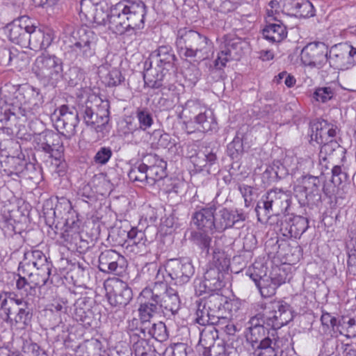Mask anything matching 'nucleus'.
<instances>
[{
  "label": "nucleus",
  "instance_id": "1",
  "mask_svg": "<svg viewBox=\"0 0 356 356\" xmlns=\"http://www.w3.org/2000/svg\"><path fill=\"white\" fill-rule=\"evenodd\" d=\"M146 6L140 1L123 0L111 8L107 15L108 29L122 35L129 30L143 29Z\"/></svg>",
  "mask_w": 356,
  "mask_h": 356
},
{
  "label": "nucleus",
  "instance_id": "2",
  "mask_svg": "<svg viewBox=\"0 0 356 356\" xmlns=\"http://www.w3.org/2000/svg\"><path fill=\"white\" fill-rule=\"evenodd\" d=\"M176 47L181 57L204 60L209 57L212 42L204 35L187 28L177 31Z\"/></svg>",
  "mask_w": 356,
  "mask_h": 356
},
{
  "label": "nucleus",
  "instance_id": "3",
  "mask_svg": "<svg viewBox=\"0 0 356 356\" xmlns=\"http://www.w3.org/2000/svg\"><path fill=\"white\" fill-rule=\"evenodd\" d=\"M0 317L6 322L21 325H31L33 308L30 303L10 292L0 293Z\"/></svg>",
  "mask_w": 356,
  "mask_h": 356
},
{
  "label": "nucleus",
  "instance_id": "4",
  "mask_svg": "<svg viewBox=\"0 0 356 356\" xmlns=\"http://www.w3.org/2000/svg\"><path fill=\"white\" fill-rule=\"evenodd\" d=\"M182 114L186 117L188 114L194 115L193 120H191L186 124L188 133L196 131L209 133L218 129V122L213 111L202 106L197 100H188L183 107Z\"/></svg>",
  "mask_w": 356,
  "mask_h": 356
},
{
  "label": "nucleus",
  "instance_id": "5",
  "mask_svg": "<svg viewBox=\"0 0 356 356\" xmlns=\"http://www.w3.org/2000/svg\"><path fill=\"white\" fill-rule=\"evenodd\" d=\"M229 305L227 297L219 293L210 295L205 300L203 309L199 308L197 311V323L202 325L227 323Z\"/></svg>",
  "mask_w": 356,
  "mask_h": 356
},
{
  "label": "nucleus",
  "instance_id": "6",
  "mask_svg": "<svg viewBox=\"0 0 356 356\" xmlns=\"http://www.w3.org/2000/svg\"><path fill=\"white\" fill-rule=\"evenodd\" d=\"M33 72L44 86L56 88L63 80V63L56 56L43 53L36 58Z\"/></svg>",
  "mask_w": 356,
  "mask_h": 356
},
{
  "label": "nucleus",
  "instance_id": "7",
  "mask_svg": "<svg viewBox=\"0 0 356 356\" xmlns=\"http://www.w3.org/2000/svg\"><path fill=\"white\" fill-rule=\"evenodd\" d=\"M98 36L90 29L81 28L72 33V44L68 51L71 58L87 60L95 56Z\"/></svg>",
  "mask_w": 356,
  "mask_h": 356
},
{
  "label": "nucleus",
  "instance_id": "8",
  "mask_svg": "<svg viewBox=\"0 0 356 356\" xmlns=\"http://www.w3.org/2000/svg\"><path fill=\"white\" fill-rule=\"evenodd\" d=\"M258 315L263 323L273 330L281 328L293 318L291 305L282 300L270 301L265 306L264 312Z\"/></svg>",
  "mask_w": 356,
  "mask_h": 356
},
{
  "label": "nucleus",
  "instance_id": "9",
  "mask_svg": "<svg viewBox=\"0 0 356 356\" xmlns=\"http://www.w3.org/2000/svg\"><path fill=\"white\" fill-rule=\"evenodd\" d=\"M267 268L259 263H256L250 267L247 274L255 283L262 297L269 298L274 296L276 289L284 282L282 278L268 275Z\"/></svg>",
  "mask_w": 356,
  "mask_h": 356
},
{
  "label": "nucleus",
  "instance_id": "10",
  "mask_svg": "<svg viewBox=\"0 0 356 356\" xmlns=\"http://www.w3.org/2000/svg\"><path fill=\"white\" fill-rule=\"evenodd\" d=\"M140 307L138 313L142 325H151V319L159 313L160 296L154 293L152 289H144L139 297Z\"/></svg>",
  "mask_w": 356,
  "mask_h": 356
},
{
  "label": "nucleus",
  "instance_id": "11",
  "mask_svg": "<svg viewBox=\"0 0 356 356\" xmlns=\"http://www.w3.org/2000/svg\"><path fill=\"white\" fill-rule=\"evenodd\" d=\"M108 300L113 307H123L132 299V291L127 283L119 278L107 281L105 284Z\"/></svg>",
  "mask_w": 356,
  "mask_h": 356
},
{
  "label": "nucleus",
  "instance_id": "12",
  "mask_svg": "<svg viewBox=\"0 0 356 356\" xmlns=\"http://www.w3.org/2000/svg\"><path fill=\"white\" fill-rule=\"evenodd\" d=\"M91 104V102H86V105L82 106L80 115L87 126L95 129L97 132L102 131L109 120L108 102H103L96 112Z\"/></svg>",
  "mask_w": 356,
  "mask_h": 356
},
{
  "label": "nucleus",
  "instance_id": "13",
  "mask_svg": "<svg viewBox=\"0 0 356 356\" xmlns=\"http://www.w3.org/2000/svg\"><path fill=\"white\" fill-rule=\"evenodd\" d=\"M165 270L177 285L188 282L195 273L194 266L187 258L169 260L165 264Z\"/></svg>",
  "mask_w": 356,
  "mask_h": 356
},
{
  "label": "nucleus",
  "instance_id": "14",
  "mask_svg": "<svg viewBox=\"0 0 356 356\" xmlns=\"http://www.w3.org/2000/svg\"><path fill=\"white\" fill-rule=\"evenodd\" d=\"M243 42L237 38L225 37L220 44V51L214 61V67L222 70L231 60H236L242 54Z\"/></svg>",
  "mask_w": 356,
  "mask_h": 356
},
{
  "label": "nucleus",
  "instance_id": "15",
  "mask_svg": "<svg viewBox=\"0 0 356 356\" xmlns=\"http://www.w3.org/2000/svg\"><path fill=\"white\" fill-rule=\"evenodd\" d=\"M328 47L323 42H312L301 51L300 58L305 65L321 68L328 60Z\"/></svg>",
  "mask_w": 356,
  "mask_h": 356
},
{
  "label": "nucleus",
  "instance_id": "16",
  "mask_svg": "<svg viewBox=\"0 0 356 356\" xmlns=\"http://www.w3.org/2000/svg\"><path fill=\"white\" fill-rule=\"evenodd\" d=\"M79 122V113L74 108L63 105L58 109L56 120V127L63 136L70 138L76 134V127Z\"/></svg>",
  "mask_w": 356,
  "mask_h": 356
},
{
  "label": "nucleus",
  "instance_id": "17",
  "mask_svg": "<svg viewBox=\"0 0 356 356\" xmlns=\"http://www.w3.org/2000/svg\"><path fill=\"white\" fill-rule=\"evenodd\" d=\"M36 140L38 149L55 159L60 157L64 149L58 134L52 131H45L39 134Z\"/></svg>",
  "mask_w": 356,
  "mask_h": 356
},
{
  "label": "nucleus",
  "instance_id": "18",
  "mask_svg": "<svg viewBox=\"0 0 356 356\" xmlns=\"http://www.w3.org/2000/svg\"><path fill=\"white\" fill-rule=\"evenodd\" d=\"M245 220V216L243 213H238L237 211H229L226 208H222L218 212H214L213 233L214 232H222L226 229L230 228Z\"/></svg>",
  "mask_w": 356,
  "mask_h": 356
},
{
  "label": "nucleus",
  "instance_id": "19",
  "mask_svg": "<svg viewBox=\"0 0 356 356\" xmlns=\"http://www.w3.org/2000/svg\"><path fill=\"white\" fill-rule=\"evenodd\" d=\"M351 51L352 46L347 43H339L332 46L329 51L327 60L330 65L340 70L349 69Z\"/></svg>",
  "mask_w": 356,
  "mask_h": 356
},
{
  "label": "nucleus",
  "instance_id": "20",
  "mask_svg": "<svg viewBox=\"0 0 356 356\" xmlns=\"http://www.w3.org/2000/svg\"><path fill=\"white\" fill-rule=\"evenodd\" d=\"M51 261L39 250H27L24 254L23 260L19 263V270L40 269L52 268Z\"/></svg>",
  "mask_w": 356,
  "mask_h": 356
},
{
  "label": "nucleus",
  "instance_id": "21",
  "mask_svg": "<svg viewBox=\"0 0 356 356\" xmlns=\"http://www.w3.org/2000/svg\"><path fill=\"white\" fill-rule=\"evenodd\" d=\"M31 25L26 24L22 19L14 20L8 24L5 29L9 40L22 47H28V38L29 27Z\"/></svg>",
  "mask_w": 356,
  "mask_h": 356
},
{
  "label": "nucleus",
  "instance_id": "22",
  "mask_svg": "<svg viewBox=\"0 0 356 356\" xmlns=\"http://www.w3.org/2000/svg\"><path fill=\"white\" fill-rule=\"evenodd\" d=\"M29 29L28 47L31 49L35 51L46 49L50 46L54 39L51 31L41 30L33 25H31Z\"/></svg>",
  "mask_w": 356,
  "mask_h": 356
},
{
  "label": "nucleus",
  "instance_id": "23",
  "mask_svg": "<svg viewBox=\"0 0 356 356\" xmlns=\"http://www.w3.org/2000/svg\"><path fill=\"white\" fill-rule=\"evenodd\" d=\"M168 70L165 67L157 65L156 67H152V62L145 61L143 72L145 83L152 88H159L163 86V81L168 75Z\"/></svg>",
  "mask_w": 356,
  "mask_h": 356
},
{
  "label": "nucleus",
  "instance_id": "24",
  "mask_svg": "<svg viewBox=\"0 0 356 356\" xmlns=\"http://www.w3.org/2000/svg\"><path fill=\"white\" fill-rule=\"evenodd\" d=\"M80 15L89 22L98 25L108 24L107 15L109 14L105 13L102 9H97L91 0H81Z\"/></svg>",
  "mask_w": 356,
  "mask_h": 356
},
{
  "label": "nucleus",
  "instance_id": "25",
  "mask_svg": "<svg viewBox=\"0 0 356 356\" xmlns=\"http://www.w3.org/2000/svg\"><path fill=\"white\" fill-rule=\"evenodd\" d=\"M216 209L215 204H211L194 213L193 221L199 229L204 232L213 233L214 212Z\"/></svg>",
  "mask_w": 356,
  "mask_h": 356
},
{
  "label": "nucleus",
  "instance_id": "26",
  "mask_svg": "<svg viewBox=\"0 0 356 356\" xmlns=\"http://www.w3.org/2000/svg\"><path fill=\"white\" fill-rule=\"evenodd\" d=\"M282 229L287 232L284 233V236L300 238L309 227L308 220L300 216H293L289 217L284 223H282Z\"/></svg>",
  "mask_w": 356,
  "mask_h": 356
},
{
  "label": "nucleus",
  "instance_id": "27",
  "mask_svg": "<svg viewBox=\"0 0 356 356\" xmlns=\"http://www.w3.org/2000/svg\"><path fill=\"white\" fill-rule=\"evenodd\" d=\"M264 324L258 314L252 317L248 322L245 337L247 341L251 344L252 348L257 347L261 341L266 338V330Z\"/></svg>",
  "mask_w": 356,
  "mask_h": 356
},
{
  "label": "nucleus",
  "instance_id": "28",
  "mask_svg": "<svg viewBox=\"0 0 356 356\" xmlns=\"http://www.w3.org/2000/svg\"><path fill=\"white\" fill-rule=\"evenodd\" d=\"M335 135L336 129L325 120L318 121L312 125L311 140H315L318 144L333 139Z\"/></svg>",
  "mask_w": 356,
  "mask_h": 356
},
{
  "label": "nucleus",
  "instance_id": "29",
  "mask_svg": "<svg viewBox=\"0 0 356 356\" xmlns=\"http://www.w3.org/2000/svg\"><path fill=\"white\" fill-rule=\"evenodd\" d=\"M217 156L213 149L207 147H202L198 150L193 162L199 170L206 168L208 173H211V168L216 163Z\"/></svg>",
  "mask_w": 356,
  "mask_h": 356
},
{
  "label": "nucleus",
  "instance_id": "30",
  "mask_svg": "<svg viewBox=\"0 0 356 356\" xmlns=\"http://www.w3.org/2000/svg\"><path fill=\"white\" fill-rule=\"evenodd\" d=\"M314 167L313 160L307 156L299 159L292 157H286L284 159V166L286 168V174H296L298 171H302L303 174L308 172Z\"/></svg>",
  "mask_w": 356,
  "mask_h": 356
},
{
  "label": "nucleus",
  "instance_id": "31",
  "mask_svg": "<svg viewBox=\"0 0 356 356\" xmlns=\"http://www.w3.org/2000/svg\"><path fill=\"white\" fill-rule=\"evenodd\" d=\"M120 254L113 250H106L99 257L98 268L100 271L111 273L115 272L118 266Z\"/></svg>",
  "mask_w": 356,
  "mask_h": 356
},
{
  "label": "nucleus",
  "instance_id": "32",
  "mask_svg": "<svg viewBox=\"0 0 356 356\" xmlns=\"http://www.w3.org/2000/svg\"><path fill=\"white\" fill-rule=\"evenodd\" d=\"M52 268H46V269H25L19 270L23 275H27L30 278L29 282L33 284V289L35 287H42L47 284L50 280L51 271Z\"/></svg>",
  "mask_w": 356,
  "mask_h": 356
},
{
  "label": "nucleus",
  "instance_id": "33",
  "mask_svg": "<svg viewBox=\"0 0 356 356\" xmlns=\"http://www.w3.org/2000/svg\"><path fill=\"white\" fill-rule=\"evenodd\" d=\"M302 184L308 202L321 199L320 180L317 176L302 175Z\"/></svg>",
  "mask_w": 356,
  "mask_h": 356
},
{
  "label": "nucleus",
  "instance_id": "34",
  "mask_svg": "<svg viewBox=\"0 0 356 356\" xmlns=\"http://www.w3.org/2000/svg\"><path fill=\"white\" fill-rule=\"evenodd\" d=\"M267 199L271 202L275 211H286L291 204V194L289 191L274 189L267 193Z\"/></svg>",
  "mask_w": 356,
  "mask_h": 356
},
{
  "label": "nucleus",
  "instance_id": "35",
  "mask_svg": "<svg viewBox=\"0 0 356 356\" xmlns=\"http://www.w3.org/2000/svg\"><path fill=\"white\" fill-rule=\"evenodd\" d=\"M165 292L160 296L159 305L172 314H175L180 308V300L177 291L172 288L164 289Z\"/></svg>",
  "mask_w": 356,
  "mask_h": 356
},
{
  "label": "nucleus",
  "instance_id": "36",
  "mask_svg": "<svg viewBox=\"0 0 356 356\" xmlns=\"http://www.w3.org/2000/svg\"><path fill=\"white\" fill-rule=\"evenodd\" d=\"M225 272L209 265L204 273V286L209 290L215 291L222 287L224 273Z\"/></svg>",
  "mask_w": 356,
  "mask_h": 356
},
{
  "label": "nucleus",
  "instance_id": "37",
  "mask_svg": "<svg viewBox=\"0 0 356 356\" xmlns=\"http://www.w3.org/2000/svg\"><path fill=\"white\" fill-rule=\"evenodd\" d=\"M263 35L270 42H280L287 35L286 26L282 23H269L263 29Z\"/></svg>",
  "mask_w": 356,
  "mask_h": 356
},
{
  "label": "nucleus",
  "instance_id": "38",
  "mask_svg": "<svg viewBox=\"0 0 356 356\" xmlns=\"http://www.w3.org/2000/svg\"><path fill=\"white\" fill-rule=\"evenodd\" d=\"M127 238L129 243L131 245H135L138 249V252L143 254L147 252L149 241L143 230L138 229L137 227H132L127 232Z\"/></svg>",
  "mask_w": 356,
  "mask_h": 356
},
{
  "label": "nucleus",
  "instance_id": "39",
  "mask_svg": "<svg viewBox=\"0 0 356 356\" xmlns=\"http://www.w3.org/2000/svg\"><path fill=\"white\" fill-rule=\"evenodd\" d=\"M136 118L139 122V127H134L131 131L133 136L143 135V131L150 128L154 122L152 115L147 108L138 109Z\"/></svg>",
  "mask_w": 356,
  "mask_h": 356
},
{
  "label": "nucleus",
  "instance_id": "40",
  "mask_svg": "<svg viewBox=\"0 0 356 356\" xmlns=\"http://www.w3.org/2000/svg\"><path fill=\"white\" fill-rule=\"evenodd\" d=\"M282 345V340L279 337L272 339L267 337L257 347L261 350L259 356H276Z\"/></svg>",
  "mask_w": 356,
  "mask_h": 356
},
{
  "label": "nucleus",
  "instance_id": "41",
  "mask_svg": "<svg viewBox=\"0 0 356 356\" xmlns=\"http://www.w3.org/2000/svg\"><path fill=\"white\" fill-rule=\"evenodd\" d=\"M89 300L86 298L78 299L74 304V317L77 321L90 324L92 311Z\"/></svg>",
  "mask_w": 356,
  "mask_h": 356
},
{
  "label": "nucleus",
  "instance_id": "42",
  "mask_svg": "<svg viewBox=\"0 0 356 356\" xmlns=\"http://www.w3.org/2000/svg\"><path fill=\"white\" fill-rule=\"evenodd\" d=\"M140 330L145 335L147 333L149 337L159 341H165L168 338L166 326L161 321L157 323L151 321V325H142Z\"/></svg>",
  "mask_w": 356,
  "mask_h": 356
},
{
  "label": "nucleus",
  "instance_id": "43",
  "mask_svg": "<svg viewBox=\"0 0 356 356\" xmlns=\"http://www.w3.org/2000/svg\"><path fill=\"white\" fill-rule=\"evenodd\" d=\"M107 70L106 65H102L99 68L100 74H103L104 70ZM103 82L108 87H114L120 85L124 79L121 72L117 68H112L105 75H102Z\"/></svg>",
  "mask_w": 356,
  "mask_h": 356
},
{
  "label": "nucleus",
  "instance_id": "44",
  "mask_svg": "<svg viewBox=\"0 0 356 356\" xmlns=\"http://www.w3.org/2000/svg\"><path fill=\"white\" fill-rule=\"evenodd\" d=\"M154 56L157 65L162 67L172 66L175 60V56L170 46H161L154 51Z\"/></svg>",
  "mask_w": 356,
  "mask_h": 356
},
{
  "label": "nucleus",
  "instance_id": "45",
  "mask_svg": "<svg viewBox=\"0 0 356 356\" xmlns=\"http://www.w3.org/2000/svg\"><path fill=\"white\" fill-rule=\"evenodd\" d=\"M258 221L263 222L269 219L272 213L275 211L274 207L270 201L267 199V195L262 197V198L257 202L255 208Z\"/></svg>",
  "mask_w": 356,
  "mask_h": 356
},
{
  "label": "nucleus",
  "instance_id": "46",
  "mask_svg": "<svg viewBox=\"0 0 356 356\" xmlns=\"http://www.w3.org/2000/svg\"><path fill=\"white\" fill-rule=\"evenodd\" d=\"M213 10L228 13L238 8L243 0H204Z\"/></svg>",
  "mask_w": 356,
  "mask_h": 356
},
{
  "label": "nucleus",
  "instance_id": "47",
  "mask_svg": "<svg viewBox=\"0 0 356 356\" xmlns=\"http://www.w3.org/2000/svg\"><path fill=\"white\" fill-rule=\"evenodd\" d=\"M14 343L17 350L22 352L24 356H35L39 348L38 346L29 338H24V337L15 339Z\"/></svg>",
  "mask_w": 356,
  "mask_h": 356
},
{
  "label": "nucleus",
  "instance_id": "48",
  "mask_svg": "<svg viewBox=\"0 0 356 356\" xmlns=\"http://www.w3.org/2000/svg\"><path fill=\"white\" fill-rule=\"evenodd\" d=\"M209 325L200 332L199 344L202 347H213L216 340L218 338V330L213 327L214 325Z\"/></svg>",
  "mask_w": 356,
  "mask_h": 356
},
{
  "label": "nucleus",
  "instance_id": "49",
  "mask_svg": "<svg viewBox=\"0 0 356 356\" xmlns=\"http://www.w3.org/2000/svg\"><path fill=\"white\" fill-rule=\"evenodd\" d=\"M229 264L230 260L227 254L220 248H214L212 260L209 265L226 272L229 268Z\"/></svg>",
  "mask_w": 356,
  "mask_h": 356
},
{
  "label": "nucleus",
  "instance_id": "50",
  "mask_svg": "<svg viewBox=\"0 0 356 356\" xmlns=\"http://www.w3.org/2000/svg\"><path fill=\"white\" fill-rule=\"evenodd\" d=\"M321 147L319 152V159L321 163L322 161H325L328 156H331L334 152H341V147L339 144L334 139H330L329 141H325L321 143Z\"/></svg>",
  "mask_w": 356,
  "mask_h": 356
},
{
  "label": "nucleus",
  "instance_id": "51",
  "mask_svg": "<svg viewBox=\"0 0 356 356\" xmlns=\"http://www.w3.org/2000/svg\"><path fill=\"white\" fill-rule=\"evenodd\" d=\"M159 162V165L152 166L151 168L147 170L148 184L149 185H154L157 181L166 176V163L165 161Z\"/></svg>",
  "mask_w": 356,
  "mask_h": 356
},
{
  "label": "nucleus",
  "instance_id": "52",
  "mask_svg": "<svg viewBox=\"0 0 356 356\" xmlns=\"http://www.w3.org/2000/svg\"><path fill=\"white\" fill-rule=\"evenodd\" d=\"M15 119V113L12 111L10 105L3 104L0 106V128L11 130L9 125Z\"/></svg>",
  "mask_w": 356,
  "mask_h": 356
},
{
  "label": "nucleus",
  "instance_id": "53",
  "mask_svg": "<svg viewBox=\"0 0 356 356\" xmlns=\"http://www.w3.org/2000/svg\"><path fill=\"white\" fill-rule=\"evenodd\" d=\"M129 177L133 181L145 182L148 184L147 169L146 165L140 164L138 167L131 168Z\"/></svg>",
  "mask_w": 356,
  "mask_h": 356
},
{
  "label": "nucleus",
  "instance_id": "54",
  "mask_svg": "<svg viewBox=\"0 0 356 356\" xmlns=\"http://www.w3.org/2000/svg\"><path fill=\"white\" fill-rule=\"evenodd\" d=\"M296 15L301 17H309L314 15V8L312 3L308 0H302L295 4Z\"/></svg>",
  "mask_w": 356,
  "mask_h": 356
},
{
  "label": "nucleus",
  "instance_id": "55",
  "mask_svg": "<svg viewBox=\"0 0 356 356\" xmlns=\"http://www.w3.org/2000/svg\"><path fill=\"white\" fill-rule=\"evenodd\" d=\"M148 270H152L154 273H156V275H155L156 282H155L154 289H152V291H154V293H157L159 287H161L163 289L168 288L166 284L163 283L164 276H163V273L162 271L161 266H158L156 264L152 263V264H149V266H148Z\"/></svg>",
  "mask_w": 356,
  "mask_h": 356
},
{
  "label": "nucleus",
  "instance_id": "56",
  "mask_svg": "<svg viewBox=\"0 0 356 356\" xmlns=\"http://www.w3.org/2000/svg\"><path fill=\"white\" fill-rule=\"evenodd\" d=\"M194 243L207 254H209L212 238L204 233H195L193 235Z\"/></svg>",
  "mask_w": 356,
  "mask_h": 356
},
{
  "label": "nucleus",
  "instance_id": "57",
  "mask_svg": "<svg viewBox=\"0 0 356 356\" xmlns=\"http://www.w3.org/2000/svg\"><path fill=\"white\" fill-rule=\"evenodd\" d=\"M243 152L242 140L240 138L236 137L227 146V152L232 159H238Z\"/></svg>",
  "mask_w": 356,
  "mask_h": 356
},
{
  "label": "nucleus",
  "instance_id": "58",
  "mask_svg": "<svg viewBox=\"0 0 356 356\" xmlns=\"http://www.w3.org/2000/svg\"><path fill=\"white\" fill-rule=\"evenodd\" d=\"M113 155L112 150L109 147H102L94 156V161L97 164L105 165L108 163Z\"/></svg>",
  "mask_w": 356,
  "mask_h": 356
},
{
  "label": "nucleus",
  "instance_id": "59",
  "mask_svg": "<svg viewBox=\"0 0 356 356\" xmlns=\"http://www.w3.org/2000/svg\"><path fill=\"white\" fill-rule=\"evenodd\" d=\"M333 90L330 87H323L317 88L314 92V98L321 102H326L333 97Z\"/></svg>",
  "mask_w": 356,
  "mask_h": 356
},
{
  "label": "nucleus",
  "instance_id": "60",
  "mask_svg": "<svg viewBox=\"0 0 356 356\" xmlns=\"http://www.w3.org/2000/svg\"><path fill=\"white\" fill-rule=\"evenodd\" d=\"M332 181L334 185L339 186L348 179V175L342 172L339 165H334L332 169Z\"/></svg>",
  "mask_w": 356,
  "mask_h": 356
},
{
  "label": "nucleus",
  "instance_id": "61",
  "mask_svg": "<svg viewBox=\"0 0 356 356\" xmlns=\"http://www.w3.org/2000/svg\"><path fill=\"white\" fill-rule=\"evenodd\" d=\"M72 217H73V213H72ZM65 232L67 236L71 235L72 236L74 235H78L79 230L80 222L78 219H74L73 218H67L65 220Z\"/></svg>",
  "mask_w": 356,
  "mask_h": 356
},
{
  "label": "nucleus",
  "instance_id": "62",
  "mask_svg": "<svg viewBox=\"0 0 356 356\" xmlns=\"http://www.w3.org/2000/svg\"><path fill=\"white\" fill-rule=\"evenodd\" d=\"M26 65V56L24 52H19L16 49H13L12 56V65L16 68L22 69Z\"/></svg>",
  "mask_w": 356,
  "mask_h": 356
},
{
  "label": "nucleus",
  "instance_id": "63",
  "mask_svg": "<svg viewBox=\"0 0 356 356\" xmlns=\"http://www.w3.org/2000/svg\"><path fill=\"white\" fill-rule=\"evenodd\" d=\"M13 49L3 48L0 50V64L4 66L12 65Z\"/></svg>",
  "mask_w": 356,
  "mask_h": 356
},
{
  "label": "nucleus",
  "instance_id": "64",
  "mask_svg": "<svg viewBox=\"0 0 356 356\" xmlns=\"http://www.w3.org/2000/svg\"><path fill=\"white\" fill-rule=\"evenodd\" d=\"M348 272L356 276V250H351L348 254Z\"/></svg>",
  "mask_w": 356,
  "mask_h": 356
}]
</instances>
